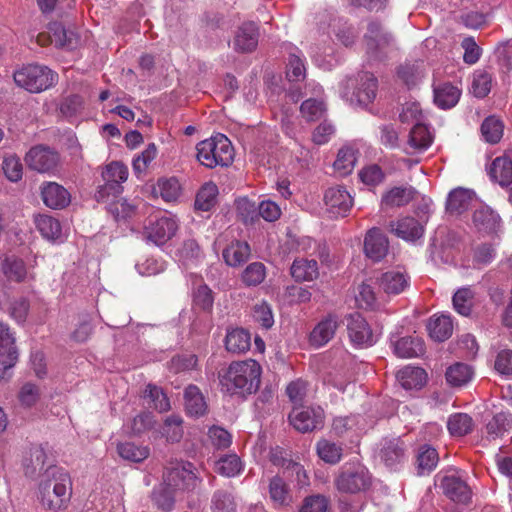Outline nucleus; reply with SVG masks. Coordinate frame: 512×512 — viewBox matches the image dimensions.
<instances>
[{
  "label": "nucleus",
  "mask_w": 512,
  "mask_h": 512,
  "mask_svg": "<svg viewBox=\"0 0 512 512\" xmlns=\"http://www.w3.org/2000/svg\"><path fill=\"white\" fill-rule=\"evenodd\" d=\"M260 377L261 366L255 360L232 362L219 372L221 390L229 395L245 396L256 392Z\"/></svg>",
  "instance_id": "1"
},
{
  "label": "nucleus",
  "mask_w": 512,
  "mask_h": 512,
  "mask_svg": "<svg viewBox=\"0 0 512 512\" xmlns=\"http://www.w3.org/2000/svg\"><path fill=\"white\" fill-rule=\"evenodd\" d=\"M72 495L70 475L59 467L46 470L39 484V500L42 505L53 511L65 509Z\"/></svg>",
  "instance_id": "2"
},
{
  "label": "nucleus",
  "mask_w": 512,
  "mask_h": 512,
  "mask_svg": "<svg viewBox=\"0 0 512 512\" xmlns=\"http://www.w3.org/2000/svg\"><path fill=\"white\" fill-rule=\"evenodd\" d=\"M197 160L207 168L227 167L234 159L231 141L223 134H217L199 142L196 146Z\"/></svg>",
  "instance_id": "3"
},
{
  "label": "nucleus",
  "mask_w": 512,
  "mask_h": 512,
  "mask_svg": "<svg viewBox=\"0 0 512 512\" xmlns=\"http://www.w3.org/2000/svg\"><path fill=\"white\" fill-rule=\"evenodd\" d=\"M58 75L49 67L39 64H30L14 73V81L31 93H40L56 84Z\"/></svg>",
  "instance_id": "4"
},
{
  "label": "nucleus",
  "mask_w": 512,
  "mask_h": 512,
  "mask_svg": "<svg viewBox=\"0 0 512 512\" xmlns=\"http://www.w3.org/2000/svg\"><path fill=\"white\" fill-rule=\"evenodd\" d=\"M371 483L372 476L369 470L360 463H345L334 479L336 489L346 494L364 492Z\"/></svg>",
  "instance_id": "5"
},
{
  "label": "nucleus",
  "mask_w": 512,
  "mask_h": 512,
  "mask_svg": "<svg viewBox=\"0 0 512 512\" xmlns=\"http://www.w3.org/2000/svg\"><path fill=\"white\" fill-rule=\"evenodd\" d=\"M128 178V168L117 161L111 162L105 166L102 171L104 184L101 185L95 198L98 202L108 201L110 198H116L123 192L122 184Z\"/></svg>",
  "instance_id": "6"
},
{
  "label": "nucleus",
  "mask_w": 512,
  "mask_h": 512,
  "mask_svg": "<svg viewBox=\"0 0 512 512\" xmlns=\"http://www.w3.org/2000/svg\"><path fill=\"white\" fill-rule=\"evenodd\" d=\"M367 54L374 60L382 61L394 48L392 35L377 21L369 22L364 35Z\"/></svg>",
  "instance_id": "7"
},
{
  "label": "nucleus",
  "mask_w": 512,
  "mask_h": 512,
  "mask_svg": "<svg viewBox=\"0 0 512 512\" xmlns=\"http://www.w3.org/2000/svg\"><path fill=\"white\" fill-rule=\"evenodd\" d=\"M37 42L41 46L54 44L59 48L73 50L80 44V35L74 28H66L61 23L54 22L49 25L47 33L38 34Z\"/></svg>",
  "instance_id": "8"
},
{
  "label": "nucleus",
  "mask_w": 512,
  "mask_h": 512,
  "mask_svg": "<svg viewBox=\"0 0 512 512\" xmlns=\"http://www.w3.org/2000/svg\"><path fill=\"white\" fill-rule=\"evenodd\" d=\"M24 160L31 170L38 173H54L60 165L59 153L45 145L31 147Z\"/></svg>",
  "instance_id": "9"
},
{
  "label": "nucleus",
  "mask_w": 512,
  "mask_h": 512,
  "mask_svg": "<svg viewBox=\"0 0 512 512\" xmlns=\"http://www.w3.org/2000/svg\"><path fill=\"white\" fill-rule=\"evenodd\" d=\"M18 356L14 334L7 324L0 322V381L10 377Z\"/></svg>",
  "instance_id": "10"
},
{
  "label": "nucleus",
  "mask_w": 512,
  "mask_h": 512,
  "mask_svg": "<svg viewBox=\"0 0 512 512\" xmlns=\"http://www.w3.org/2000/svg\"><path fill=\"white\" fill-rule=\"evenodd\" d=\"M178 230V220L172 214H164L151 221L144 229V239L157 246L164 245Z\"/></svg>",
  "instance_id": "11"
},
{
  "label": "nucleus",
  "mask_w": 512,
  "mask_h": 512,
  "mask_svg": "<svg viewBox=\"0 0 512 512\" xmlns=\"http://www.w3.org/2000/svg\"><path fill=\"white\" fill-rule=\"evenodd\" d=\"M165 481L171 488L194 490L201 482L196 467L190 462H180L165 474Z\"/></svg>",
  "instance_id": "12"
},
{
  "label": "nucleus",
  "mask_w": 512,
  "mask_h": 512,
  "mask_svg": "<svg viewBox=\"0 0 512 512\" xmlns=\"http://www.w3.org/2000/svg\"><path fill=\"white\" fill-rule=\"evenodd\" d=\"M324 418V410L320 406L294 408L289 414L291 425L301 433L321 429Z\"/></svg>",
  "instance_id": "13"
},
{
  "label": "nucleus",
  "mask_w": 512,
  "mask_h": 512,
  "mask_svg": "<svg viewBox=\"0 0 512 512\" xmlns=\"http://www.w3.org/2000/svg\"><path fill=\"white\" fill-rule=\"evenodd\" d=\"M345 322L349 339L354 346L366 348L376 343L371 327L361 314L357 312L348 314Z\"/></svg>",
  "instance_id": "14"
},
{
  "label": "nucleus",
  "mask_w": 512,
  "mask_h": 512,
  "mask_svg": "<svg viewBox=\"0 0 512 512\" xmlns=\"http://www.w3.org/2000/svg\"><path fill=\"white\" fill-rule=\"evenodd\" d=\"M324 203L331 217H344L353 206V198L344 187H331L325 192Z\"/></svg>",
  "instance_id": "15"
},
{
  "label": "nucleus",
  "mask_w": 512,
  "mask_h": 512,
  "mask_svg": "<svg viewBox=\"0 0 512 512\" xmlns=\"http://www.w3.org/2000/svg\"><path fill=\"white\" fill-rule=\"evenodd\" d=\"M364 254L373 262H379L389 251V240L378 227L369 229L364 237Z\"/></svg>",
  "instance_id": "16"
},
{
  "label": "nucleus",
  "mask_w": 512,
  "mask_h": 512,
  "mask_svg": "<svg viewBox=\"0 0 512 512\" xmlns=\"http://www.w3.org/2000/svg\"><path fill=\"white\" fill-rule=\"evenodd\" d=\"M407 445L400 437L383 439L378 457L389 468H396L406 459Z\"/></svg>",
  "instance_id": "17"
},
{
  "label": "nucleus",
  "mask_w": 512,
  "mask_h": 512,
  "mask_svg": "<svg viewBox=\"0 0 512 512\" xmlns=\"http://www.w3.org/2000/svg\"><path fill=\"white\" fill-rule=\"evenodd\" d=\"M390 344L394 354L399 358H415L425 353L424 341L418 336H391Z\"/></svg>",
  "instance_id": "18"
},
{
  "label": "nucleus",
  "mask_w": 512,
  "mask_h": 512,
  "mask_svg": "<svg viewBox=\"0 0 512 512\" xmlns=\"http://www.w3.org/2000/svg\"><path fill=\"white\" fill-rule=\"evenodd\" d=\"M41 198L51 209H63L71 201L68 190L56 182H44L41 185Z\"/></svg>",
  "instance_id": "19"
},
{
  "label": "nucleus",
  "mask_w": 512,
  "mask_h": 512,
  "mask_svg": "<svg viewBox=\"0 0 512 512\" xmlns=\"http://www.w3.org/2000/svg\"><path fill=\"white\" fill-rule=\"evenodd\" d=\"M339 326V319L336 314H328L311 331L309 342L314 347L326 345L335 335Z\"/></svg>",
  "instance_id": "20"
},
{
  "label": "nucleus",
  "mask_w": 512,
  "mask_h": 512,
  "mask_svg": "<svg viewBox=\"0 0 512 512\" xmlns=\"http://www.w3.org/2000/svg\"><path fill=\"white\" fill-rule=\"evenodd\" d=\"M390 228L396 236L408 242L416 241L424 233L423 225L414 217L409 216L392 221Z\"/></svg>",
  "instance_id": "21"
},
{
  "label": "nucleus",
  "mask_w": 512,
  "mask_h": 512,
  "mask_svg": "<svg viewBox=\"0 0 512 512\" xmlns=\"http://www.w3.org/2000/svg\"><path fill=\"white\" fill-rule=\"evenodd\" d=\"M473 224L482 233H497L501 227V218L489 206H480L473 213Z\"/></svg>",
  "instance_id": "22"
},
{
  "label": "nucleus",
  "mask_w": 512,
  "mask_h": 512,
  "mask_svg": "<svg viewBox=\"0 0 512 512\" xmlns=\"http://www.w3.org/2000/svg\"><path fill=\"white\" fill-rule=\"evenodd\" d=\"M441 488L444 494L455 502L465 503L471 497L468 485L456 474L444 476L441 480Z\"/></svg>",
  "instance_id": "23"
},
{
  "label": "nucleus",
  "mask_w": 512,
  "mask_h": 512,
  "mask_svg": "<svg viewBox=\"0 0 512 512\" xmlns=\"http://www.w3.org/2000/svg\"><path fill=\"white\" fill-rule=\"evenodd\" d=\"M433 137L428 127L416 123L411 129L404 151L407 154L421 153L426 151L432 144Z\"/></svg>",
  "instance_id": "24"
},
{
  "label": "nucleus",
  "mask_w": 512,
  "mask_h": 512,
  "mask_svg": "<svg viewBox=\"0 0 512 512\" xmlns=\"http://www.w3.org/2000/svg\"><path fill=\"white\" fill-rule=\"evenodd\" d=\"M377 79L372 73L362 72L356 79V87L353 92L356 101L360 105L370 104L376 97Z\"/></svg>",
  "instance_id": "25"
},
{
  "label": "nucleus",
  "mask_w": 512,
  "mask_h": 512,
  "mask_svg": "<svg viewBox=\"0 0 512 512\" xmlns=\"http://www.w3.org/2000/svg\"><path fill=\"white\" fill-rule=\"evenodd\" d=\"M259 31L254 22L243 23L234 38V49L239 52H252L258 45Z\"/></svg>",
  "instance_id": "26"
},
{
  "label": "nucleus",
  "mask_w": 512,
  "mask_h": 512,
  "mask_svg": "<svg viewBox=\"0 0 512 512\" xmlns=\"http://www.w3.org/2000/svg\"><path fill=\"white\" fill-rule=\"evenodd\" d=\"M475 198L473 191L458 187L453 189L446 200V212L450 215H460L467 211Z\"/></svg>",
  "instance_id": "27"
},
{
  "label": "nucleus",
  "mask_w": 512,
  "mask_h": 512,
  "mask_svg": "<svg viewBox=\"0 0 512 512\" xmlns=\"http://www.w3.org/2000/svg\"><path fill=\"white\" fill-rule=\"evenodd\" d=\"M489 174L501 186H508L512 183V150L506 151L502 156L493 160Z\"/></svg>",
  "instance_id": "28"
},
{
  "label": "nucleus",
  "mask_w": 512,
  "mask_h": 512,
  "mask_svg": "<svg viewBox=\"0 0 512 512\" xmlns=\"http://www.w3.org/2000/svg\"><path fill=\"white\" fill-rule=\"evenodd\" d=\"M433 93L434 103L439 108L447 110L451 109L458 103L462 92L461 89L456 85H453L449 82H443L434 85Z\"/></svg>",
  "instance_id": "29"
},
{
  "label": "nucleus",
  "mask_w": 512,
  "mask_h": 512,
  "mask_svg": "<svg viewBox=\"0 0 512 512\" xmlns=\"http://www.w3.org/2000/svg\"><path fill=\"white\" fill-rule=\"evenodd\" d=\"M415 190L408 186H397L386 191L381 198V209L402 207L414 198Z\"/></svg>",
  "instance_id": "30"
},
{
  "label": "nucleus",
  "mask_w": 512,
  "mask_h": 512,
  "mask_svg": "<svg viewBox=\"0 0 512 512\" xmlns=\"http://www.w3.org/2000/svg\"><path fill=\"white\" fill-rule=\"evenodd\" d=\"M291 276L297 282L313 281L318 278V263L315 259L297 258L290 268Z\"/></svg>",
  "instance_id": "31"
},
{
  "label": "nucleus",
  "mask_w": 512,
  "mask_h": 512,
  "mask_svg": "<svg viewBox=\"0 0 512 512\" xmlns=\"http://www.w3.org/2000/svg\"><path fill=\"white\" fill-rule=\"evenodd\" d=\"M396 378L404 389H418L426 382V372L420 367L408 365L398 371Z\"/></svg>",
  "instance_id": "32"
},
{
  "label": "nucleus",
  "mask_w": 512,
  "mask_h": 512,
  "mask_svg": "<svg viewBox=\"0 0 512 512\" xmlns=\"http://www.w3.org/2000/svg\"><path fill=\"white\" fill-rule=\"evenodd\" d=\"M380 287L388 294H399L409 285V277L401 271H388L379 280Z\"/></svg>",
  "instance_id": "33"
},
{
  "label": "nucleus",
  "mask_w": 512,
  "mask_h": 512,
  "mask_svg": "<svg viewBox=\"0 0 512 512\" xmlns=\"http://www.w3.org/2000/svg\"><path fill=\"white\" fill-rule=\"evenodd\" d=\"M427 329L433 340L443 342L452 335V319L448 315L432 317L428 322Z\"/></svg>",
  "instance_id": "34"
},
{
  "label": "nucleus",
  "mask_w": 512,
  "mask_h": 512,
  "mask_svg": "<svg viewBox=\"0 0 512 512\" xmlns=\"http://www.w3.org/2000/svg\"><path fill=\"white\" fill-rule=\"evenodd\" d=\"M185 408L190 416L199 417L206 413L207 404L195 385H189L184 392Z\"/></svg>",
  "instance_id": "35"
},
{
  "label": "nucleus",
  "mask_w": 512,
  "mask_h": 512,
  "mask_svg": "<svg viewBox=\"0 0 512 512\" xmlns=\"http://www.w3.org/2000/svg\"><path fill=\"white\" fill-rule=\"evenodd\" d=\"M250 256V246L246 242L236 241L223 250L227 265L236 267L246 262Z\"/></svg>",
  "instance_id": "36"
},
{
  "label": "nucleus",
  "mask_w": 512,
  "mask_h": 512,
  "mask_svg": "<svg viewBox=\"0 0 512 512\" xmlns=\"http://www.w3.org/2000/svg\"><path fill=\"white\" fill-rule=\"evenodd\" d=\"M34 223L40 234L48 240H57L61 237L60 222L46 214H39L35 216Z\"/></svg>",
  "instance_id": "37"
},
{
  "label": "nucleus",
  "mask_w": 512,
  "mask_h": 512,
  "mask_svg": "<svg viewBox=\"0 0 512 512\" xmlns=\"http://www.w3.org/2000/svg\"><path fill=\"white\" fill-rule=\"evenodd\" d=\"M306 67L301 51L294 47L289 53L286 66V77L289 81L298 82L305 78Z\"/></svg>",
  "instance_id": "38"
},
{
  "label": "nucleus",
  "mask_w": 512,
  "mask_h": 512,
  "mask_svg": "<svg viewBox=\"0 0 512 512\" xmlns=\"http://www.w3.org/2000/svg\"><path fill=\"white\" fill-rule=\"evenodd\" d=\"M425 75L423 61L406 62L398 69V77L408 86H415Z\"/></svg>",
  "instance_id": "39"
},
{
  "label": "nucleus",
  "mask_w": 512,
  "mask_h": 512,
  "mask_svg": "<svg viewBox=\"0 0 512 512\" xmlns=\"http://www.w3.org/2000/svg\"><path fill=\"white\" fill-rule=\"evenodd\" d=\"M225 347L228 352L241 354L250 348V335L244 329L228 331L225 338Z\"/></svg>",
  "instance_id": "40"
},
{
  "label": "nucleus",
  "mask_w": 512,
  "mask_h": 512,
  "mask_svg": "<svg viewBox=\"0 0 512 512\" xmlns=\"http://www.w3.org/2000/svg\"><path fill=\"white\" fill-rule=\"evenodd\" d=\"M316 452L325 463L334 465L340 462L343 455V447L330 440L320 439L316 444Z\"/></svg>",
  "instance_id": "41"
},
{
  "label": "nucleus",
  "mask_w": 512,
  "mask_h": 512,
  "mask_svg": "<svg viewBox=\"0 0 512 512\" xmlns=\"http://www.w3.org/2000/svg\"><path fill=\"white\" fill-rule=\"evenodd\" d=\"M445 376L449 385L461 387L470 382L473 377V370L467 364L455 363L447 368Z\"/></svg>",
  "instance_id": "42"
},
{
  "label": "nucleus",
  "mask_w": 512,
  "mask_h": 512,
  "mask_svg": "<svg viewBox=\"0 0 512 512\" xmlns=\"http://www.w3.org/2000/svg\"><path fill=\"white\" fill-rule=\"evenodd\" d=\"M1 270L12 281L21 282L27 277L25 263L15 256H6L2 261Z\"/></svg>",
  "instance_id": "43"
},
{
  "label": "nucleus",
  "mask_w": 512,
  "mask_h": 512,
  "mask_svg": "<svg viewBox=\"0 0 512 512\" xmlns=\"http://www.w3.org/2000/svg\"><path fill=\"white\" fill-rule=\"evenodd\" d=\"M117 452L122 459L135 463L144 461L150 455V450L147 446L136 445L132 442L119 443L117 445Z\"/></svg>",
  "instance_id": "44"
},
{
  "label": "nucleus",
  "mask_w": 512,
  "mask_h": 512,
  "mask_svg": "<svg viewBox=\"0 0 512 512\" xmlns=\"http://www.w3.org/2000/svg\"><path fill=\"white\" fill-rule=\"evenodd\" d=\"M269 495L275 506H287L292 501V496L286 483L278 476L270 480Z\"/></svg>",
  "instance_id": "45"
},
{
  "label": "nucleus",
  "mask_w": 512,
  "mask_h": 512,
  "mask_svg": "<svg viewBox=\"0 0 512 512\" xmlns=\"http://www.w3.org/2000/svg\"><path fill=\"white\" fill-rule=\"evenodd\" d=\"M215 470L222 476L235 477L243 470V463L238 455L227 454L216 461Z\"/></svg>",
  "instance_id": "46"
},
{
  "label": "nucleus",
  "mask_w": 512,
  "mask_h": 512,
  "mask_svg": "<svg viewBox=\"0 0 512 512\" xmlns=\"http://www.w3.org/2000/svg\"><path fill=\"white\" fill-rule=\"evenodd\" d=\"M512 427V415L501 412L492 417L486 424V432L489 438L502 437Z\"/></svg>",
  "instance_id": "47"
},
{
  "label": "nucleus",
  "mask_w": 512,
  "mask_h": 512,
  "mask_svg": "<svg viewBox=\"0 0 512 512\" xmlns=\"http://www.w3.org/2000/svg\"><path fill=\"white\" fill-rule=\"evenodd\" d=\"M438 461L439 457L436 449L423 445L420 447L416 459L418 474L430 473L437 466Z\"/></svg>",
  "instance_id": "48"
},
{
  "label": "nucleus",
  "mask_w": 512,
  "mask_h": 512,
  "mask_svg": "<svg viewBox=\"0 0 512 512\" xmlns=\"http://www.w3.org/2000/svg\"><path fill=\"white\" fill-rule=\"evenodd\" d=\"M217 195V185L213 182L205 183L196 195L195 207L201 211H209L216 204Z\"/></svg>",
  "instance_id": "49"
},
{
  "label": "nucleus",
  "mask_w": 512,
  "mask_h": 512,
  "mask_svg": "<svg viewBox=\"0 0 512 512\" xmlns=\"http://www.w3.org/2000/svg\"><path fill=\"white\" fill-rule=\"evenodd\" d=\"M328 26L332 27L336 38L344 46H351L355 42V39L358 35L356 29L342 19H333L328 23Z\"/></svg>",
  "instance_id": "50"
},
{
  "label": "nucleus",
  "mask_w": 512,
  "mask_h": 512,
  "mask_svg": "<svg viewBox=\"0 0 512 512\" xmlns=\"http://www.w3.org/2000/svg\"><path fill=\"white\" fill-rule=\"evenodd\" d=\"M447 427L451 435L464 436L472 431L473 419L466 413H456L449 417Z\"/></svg>",
  "instance_id": "51"
},
{
  "label": "nucleus",
  "mask_w": 512,
  "mask_h": 512,
  "mask_svg": "<svg viewBox=\"0 0 512 512\" xmlns=\"http://www.w3.org/2000/svg\"><path fill=\"white\" fill-rule=\"evenodd\" d=\"M503 123L496 117L486 118L481 125V133L484 140L488 143H498L503 136Z\"/></svg>",
  "instance_id": "52"
},
{
  "label": "nucleus",
  "mask_w": 512,
  "mask_h": 512,
  "mask_svg": "<svg viewBox=\"0 0 512 512\" xmlns=\"http://www.w3.org/2000/svg\"><path fill=\"white\" fill-rule=\"evenodd\" d=\"M236 501L232 493L225 490L214 492L211 500L212 512H235Z\"/></svg>",
  "instance_id": "53"
},
{
  "label": "nucleus",
  "mask_w": 512,
  "mask_h": 512,
  "mask_svg": "<svg viewBox=\"0 0 512 512\" xmlns=\"http://www.w3.org/2000/svg\"><path fill=\"white\" fill-rule=\"evenodd\" d=\"M473 297L474 293L471 288L463 287L458 289L452 299L455 310L463 316H468L471 313Z\"/></svg>",
  "instance_id": "54"
},
{
  "label": "nucleus",
  "mask_w": 512,
  "mask_h": 512,
  "mask_svg": "<svg viewBox=\"0 0 512 512\" xmlns=\"http://www.w3.org/2000/svg\"><path fill=\"white\" fill-rule=\"evenodd\" d=\"M266 277V267L261 262L249 264L242 273V281L246 286H257Z\"/></svg>",
  "instance_id": "55"
},
{
  "label": "nucleus",
  "mask_w": 512,
  "mask_h": 512,
  "mask_svg": "<svg viewBox=\"0 0 512 512\" xmlns=\"http://www.w3.org/2000/svg\"><path fill=\"white\" fill-rule=\"evenodd\" d=\"M356 163L355 150L351 147H343L339 150L334 162V168L342 175L349 174Z\"/></svg>",
  "instance_id": "56"
},
{
  "label": "nucleus",
  "mask_w": 512,
  "mask_h": 512,
  "mask_svg": "<svg viewBox=\"0 0 512 512\" xmlns=\"http://www.w3.org/2000/svg\"><path fill=\"white\" fill-rule=\"evenodd\" d=\"M152 500L154 504L163 511H170L174 506V496L170 486L159 485L152 492Z\"/></svg>",
  "instance_id": "57"
},
{
  "label": "nucleus",
  "mask_w": 512,
  "mask_h": 512,
  "mask_svg": "<svg viewBox=\"0 0 512 512\" xmlns=\"http://www.w3.org/2000/svg\"><path fill=\"white\" fill-rule=\"evenodd\" d=\"M492 86L491 75L483 70H477L473 74L472 92L478 98H483L488 95Z\"/></svg>",
  "instance_id": "58"
},
{
  "label": "nucleus",
  "mask_w": 512,
  "mask_h": 512,
  "mask_svg": "<svg viewBox=\"0 0 512 512\" xmlns=\"http://www.w3.org/2000/svg\"><path fill=\"white\" fill-rule=\"evenodd\" d=\"M359 423V417L356 415H350L345 417H336L332 422L331 431L338 437H343L351 431L357 429Z\"/></svg>",
  "instance_id": "59"
},
{
  "label": "nucleus",
  "mask_w": 512,
  "mask_h": 512,
  "mask_svg": "<svg viewBox=\"0 0 512 512\" xmlns=\"http://www.w3.org/2000/svg\"><path fill=\"white\" fill-rule=\"evenodd\" d=\"M157 186L161 198L166 202L176 201L180 196V184L176 178L161 179Z\"/></svg>",
  "instance_id": "60"
},
{
  "label": "nucleus",
  "mask_w": 512,
  "mask_h": 512,
  "mask_svg": "<svg viewBox=\"0 0 512 512\" xmlns=\"http://www.w3.org/2000/svg\"><path fill=\"white\" fill-rule=\"evenodd\" d=\"M144 394L150 399L151 406L159 412H166L170 409L169 399L157 386L147 385Z\"/></svg>",
  "instance_id": "61"
},
{
  "label": "nucleus",
  "mask_w": 512,
  "mask_h": 512,
  "mask_svg": "<svg viewBox=\"0 0 512 512\" xmlns=\"http://www.w3.org/2000/svg\"><path fill=\"white\" fill-rule=\"evenodd\" d=\"M2 169L8 180L11 182H18L23 176L22 163L16 155H9L4 157Z\"/></svg>",
  "instance_id": "62"
},
{
  "label": "nucleus",
  "mask_w": 512,
  "mask_h": 512,
  "mask_svg": "<svg viewBox=\"0 0 512 512\" xmlns=\"http://www.w3.org/2000/svg\"><path fill=\"white\" fill-rule=\"evenodd\" d=\"M325 109V104L322 101L313 98L305 100L300 107L301 114L307 121L318 120L324 114Z\"/></svg>",
  "instance_id": "63"
},
{
  "label": "nucleus",
  "mask_w": 512,
  "mask_h": 512,
  "mask_svg": "<svg viewBox=\"0 0 512 512\" xmlns=\"http://www.w3.org/2000/svg\"><path fill=\"white\" fill-rule=\"evenodd\" d=\"M194 304L203 311H211L214 303L212 290L206 285H199L193 293Z\"/></svg>",
  "instance_id": "64"
}]
</instances>
